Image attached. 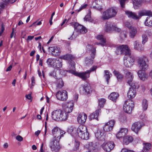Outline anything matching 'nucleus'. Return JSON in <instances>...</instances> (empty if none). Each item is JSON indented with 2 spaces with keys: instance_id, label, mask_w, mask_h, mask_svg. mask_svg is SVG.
I'll use <instances>...</instances> for the list:
<instances>
[{
  "instance_id": "f257e3e1",
  "label": "nucleus",
  "mask_w": 152,
  "mask_h": 152,
  "mask_svg": "<svg viewBox=\"0 0 152 152\" xmlns=\"http://www.w3.org/2000/svg\"><path fill=\"white\" fill-rule=\"evenodd\" d=\"M147 60L146 57L145 56L139 57L137 60L138 65L142 70H139L137 74L140 79L143 81L147 79L148 77V75L143 71L147 69L148 67V64L147 62Z\"/></svg>"
},
{
  "instance_id": "f03ea898",
  "label": "nucleus",
  "mask_w": 152,
  "mask_h": 152,
  "mask_svg": "<svg viewBox=\"0 0 152 152\" xmlns=\"http://www.w3.org/2000/svg\"><path fill=\"white\" fill-rule=\"evenodd\" d=\"M76 133L82 139L87 140L89 139V134L86 127L85 126L80 125L76 130Z\"/></svg>"
},
{
  "instance_id": "7ed1b4c3",
  "label": "nucleus",
  "mask_w": 152,
  "mask_h": 152,
  "mask_svg": "<svg viewBox=\"0 0 152 152\" xmlns=\"http://www.w3.org/2000/svg\"><path fill=\"white\" fill-rule=\"evenodd\" d=\"M60 139L58 138H56V137H53L49 143V146L52 151L56 152L59 151L61 148L59 143Z\"/></svg>"
},
{
  "instance_id": "20e7f679",
  "label": "nucleus",
  "mask_w": 152,
  "mask_h": 152,
  "mask_svg": "<svg viewBox=\"0 0 152 152\" xmlns=\"http://www.w3.org/2000/svg\"><path fill=\"white\" fill-rule=\"evenodd\" d=\"M117 53L119 52L121 54L124 55L125 56L131 54L130 49L128 46L126 45H119L116 48Z\"/></svg>"
},
{
  "instance_id": "39448f33",
  "label": "nucleus",
  "mask_w": 152,
  "mask_h": 152,
  "mask_svg": "<svg viewBox=\"0 0 152 152\" xmlns=\"http://www.w3.org/2000/svg\"><path fill=\"white\" fill-rule=\"evenodd\" d=\"M134 107V102L131 99H128L125 102L123 109L125 112L130 114L132 112Z\"/></svg>"
},
{
  "instance_id": "423d86ee",
  "label": "nucleus",
  "mask_w": 152,
  "mask_h": 152,
  "mask_svg": "<svg viewBox=\"0 0 152 152\" xmlns=\"http://www.w3.org/2000/svg\"><path fill=\"white\" fill-rule=\"evenodd\" d=\"M134 58L131 54L125 56L124 58V64L127 67H131L134 64Z\"/></svg>"
},
{
  "instance_id": "0eeeda50",
  "label": "nucleus",
  "mask_w": 152,
  "mask_h": 152,
  "mask_svg": "<svg viewBox=\"0 0 152 152\" xmlns=\"http://www.w3.org/2000/svg\"><path fill=\"white\" fill-rule=\"evenodd\" d=\"M80 93L81 94L88 95L92 92V89L90 84L82 85L79 88Z\"/></svg>"
},
{
  "instance_id": "6e6552de",
  "label": "nucleus",
  "mask_w": 152,
  "mask_h": 152,
  "mask_svg": "<svg viewBox=\"0 0 152 152\" xmlns=\"http://www.w3.org/2000/svg\"><path fill=\"white\" fill-rule=\"evenodd\" d=\"M104 30L106 32H110L112 31L119 32L121 31V29L114 24L110 22H107L105 26Z\"/></svg>"
},
{
  "instance_id": "1a4fd4ad",
  "label": "nucleus",
  "mask_w": 152,
  "mask_h": 152,
  "mask_svg": "<svg viewBox=\"0 0 152 152\" xmlns=\"http://www.w3.org/2000/svg\"><path fill=\"white\" fill-rule=\"evenodd\" d=\"M69 73H71L75 76H77L81 78L83 80H86L90 76V73L87 70L86 72H78L75 71L69 70L68 71Z\"/></svg>"
},
{
  "instance_id": "9d476101",
  "label": "nucleus",
  "mask_w": 152,
  "mask_h": 152,
  "mask_svg": "<svg viewBox=\"0 0 152 152\" xmlns=\"http://www.w3.org/2000/svg\"><path fill=\"white\" fill-rule=\"evenodd\" d=\"M101 146L105 151L110 152L113 149L114 145L113 142L105 141L102 144Z\"/></svg>"
},
{
  "instance_id": "9b49d317",
  "label": "nucleus",
  "mask_w": 152,
  "mask_h": 152,
  "mask_svg": "<svg viewBox=\"0 0 152 152\" xmlns=\"http://www.w3.org/2000/svg\"><path fill=\"white\" fill-rule=\"evenodd\" d=\"M70 24L71 26L74 27L75 30L78 32L82 34H84L87 31V30L85 27L79 24L78 23H71Z\"/></svg>"
},
{
  "instance_id": "f8f14e48",
  "label": "nucleus",
  "mask_w": 152,
  "mask_h": 152,
  "mask_svg": "<svg viewBox=\"0 0 152 152\" xmlns=\"http://www.w3.org/2000/svg\"><path fill=\"white\" fill-rule=\"evenodd\" d=\"M56 96L57 99L61 101H65L68 98L67 92L65 90L59 91L56 94Z\"/></svg>"
},
{
  "instance_id": "ddd939ff",
  "label": "nucleus",
  "mask_w": 152,
  "mask_h": 152,
  "mask_svg": "<svg viewBox=\"0 0 152 152\" xmlns=\"http://www.w3.org/2000/svg\"><path fill=\"white\" fill-rule=\"evenodd\" d=\"M115 123V121L112 120L106 123L103 127V130L106 132L112 130Z\"/></svg>"
},
{
  "instance_id": "4468645a",
  "label": "nucleus",
  "mask_w": 152,
  "mask_h": 152,
  "mask_svg": "<svg viewBox=\"0 0 152 152\" xmlns=\"http://www.w3.org/2000/svg\"><path fill=\"white\" fill-rule=\"evenodd\" d=\"M52 131L53 134L54 136V137H56V138L59 139H60L63 134L65 133L60 129L56 127H54L52 130Z\"/></svg>"
},
{
  "instance_id": "2eb2a0df",
  "label": "nucleus",
  "mask_w": 152,
  "mask_h": 152,
  "mask_svg": "<svg viewBox=\"0 0 152 152\" xmlns=\"http://www.w3.org/2000/svg\"><path fill=\"white\" fill-rule=\"evenodd\" d=\"M142 126V123L139 122H135L132 124L131 129L136 133L137 134Z\"/></svg>"
},
{
  "instance_id": "dca6fc26",
  "label": "nucleus",
  "mask_w": 152,
  "mask_h": 152,
  "mask_svg": "<svg viewBox=\"0 0 152 152\" xmlns=\"http://www.w3.org/2000/svg\"><path fill=\"white\" fill-rule=\"evenodd\" d=\"M61 110H57L53 112L52 117L53 119L57 121H61Z\"/></svg>"
},
{
  "instance_id": "f3484780",
  "label": "nucleus",
  "mask_w": 152,
  "mask_h": 152,
  "mask_svg": "<svg viewBox=\"0 0 152 152\" xmlns=\"http://www.w3.org/2000/svg\"><path fill=\"white\" fill-rule=\"evenodd\" d=\"M74 104V102L73 100L67 102L66 104V107L64 110L68 114L69 113L72 111L73 110Z\"/></svg>"
},
{
  "instance_id": "a211bd4d",
  "label": "nucleus",
  "mask_w": 152,
  "mask_h": 152,
  "mask_svg": "<svg viewBox=\"0 0 152 152\" xmlns=\"http://www.w3.org/2000/svg\"><path fill=\"white\" fill-rule=\"evenodd\" d=\"M48 49L51 51L52 54L54 56H58L60 55L61 50L59 48L56 47H49Z\"/></svg>"
},
{
  "instance_id": "6ab92c4d",
  "label": "nucleus",
  "mask_w": 152,
  "mask_h": 152,
  "mask_svg": "<svg viewBox=\"0 0 152 152\" xmlns=\"http://www.w3.org/2000/svg\"><path fill=\"white\" fill-rule=\"evenodd\" d=\"M87 118V116L84 113H80L77 117V121L80 124L84 123Z\"/></svg>"
},
{
  "instance_id": "aec40b11",
  "label": "nucleus",
  "mask_w": 152,
  "mask_h": 152,
  "mask_svg": "<svg viewBox=\"0 0 152 152\" xmlns=\"http://www.w3.org/2000/svg\"><path fill=\"white\" fill-rule=\"evenodd\" d=\"M125 12L129 18H131L135 20H137L139 18V17H138L134 12H133L129 11H126Z\"/></svg>"
},
{
  "instance_id": "412c9836",
  "label": "nucleus",
  "mask_w": 152,
  "mask_h": 152,
  "mask_svg": "<svg viewBox=\"0 0 152 152\" xmlns=\"http://www.w3.org/2000/svg\"><path fill=\"white\" fill-rule=\"evenodd\" d=\"M133 45L134 49L139 51H142L144 50V48L140 44L139 42L135 41L134 42Z\"/></svg>"
},
{
  "instance_id": "4be33fe9",
  "label": "nucleus",
  "mask_w": 152,
  "mask_h": 152,
  "mask_svg": "<svg viewBox=\"0 0 152 152\" xmlns=\"http://www.w3.org/2000/svg\"><path fill=\"white\" fill-rule=\"evenodd\" d=\"M100 112V109H98L96 110L94 113L91 114L89 116V119L91 120L93 119H96L97 120H98V117L99 112Z\"/></svg>"
},
{
  "instance_id": "5701e85b",
  "label": "nucleus",
  "mask_w": 152,
  "mask_h": 152,
  "mask_svg": "<svg viewBox=\"0 0 152 152\" xmlns=\"http://www.w3.org/2000/svg\"><path fill=\"white\" fill-rule=\"evenodd\" d=\"M87 50H90L91 52V57L92 59H94L96 53V49L94 48L93 46L91 45H88L87 46Z\"/></svg>"
},
{
  "instance_id": "b1692460",
  "label": "nucleus",
  "mask_w": 152,
  "mask_h": 152,
  "mask_svg": "<svg viewBox=\"0 0 152 152\" xmlns=\"http://www.w3.org/2000/svg\"><path fill=\"white\" fill-rule=\"evenodd\" d=\"M133 138L132 136L129 135L125 136L123 138V144L127 145L133 141Z\"/></svg>"
},
{
  "instance_id": "393cba45",
  "label": "nucleus",
  "mask_w": 152,
  "mask_h": 152,
  "mask_svg": "<svg viewBox=\"0 0 152 152\" xmlns=\"http://www.w3.org/2000/svg\"><path fill=\"white\" fill-rule=\"evenodd\" d=\"M152 15V12L151 11L143 10L140 12L138 13V16L140 18V17L143 16L147 15L148 16L149 15Z\"/></svg>"
},
{
  "instance_id": "a878e982",
  "label": "nucleus",
  "mask_w": 152,
  "mask_h": 152,
  "mask_svg": "<svg viewBox=\"0 0 152 152\" xmlns=\"http://www.w3.org/2000/svg\"><path fill=\"white\" fill-rule=\"evenodd\" d=\"M119 96V95L118 93L113 92L110 94L108 96V98L113 102H115Z\"/></svg>"
},
{
  "instance_id": "bb28decb",
  "label": "nucleus",
  "mask_w": 152,
  "mask_h": 152,
  "mask_svg": "<svg viewBox=\"0 0 152 152\" xmlns=\"http://www.w3.org/2000/svg\"><path fill=\"white\" fill-rule=\"evenodd\" d=\"M144 23L145 26L149 27L152 26V15H148L146 18Z\"/></svg>"
},
{
  "instance_id": "cd10ccee",
  "label": "nucleus",
  "mask_w": 152,
  "mask_h": 152,
  "mask_svg": "<svg viewBox=\"0 0 152 152\" xmlns=\"http://www.w3.org/2000/svg\"><path fill=\"white\" fill-rule=\"evenodd\" d=\"M136 90L133 88H129V90L128 92V97L130 98H133L136 96Z\"/></svg>"
},
{
  "instance_id": "c85d7f7f",
  "label": "nucleus",
  "mask_w": 152,
  "mask_h": 152,
  "mask_svg": "<svg viewBox=\"0 0 152 152\" xmlns=\"http://www.w3.org/2000/svg\"><path fill=\"white\" fill-rule=\"evenodd\" d=\"M96 39L99 40H100L102 42V43H96V44L97 45H101L103 46L105 45L106 43L105 39L104 38L103 36L102 35H99L96 37Z\"/></svg>"
},
{
  "instance_id": "c756f323",
  "label": "nucleus",
  "mask_w": 152,
  "mask_h": 152,
  "mask_svg": "<svg viewBox=\"0 0 152 152\" xmlns=\"http://www.w3.org/2000/svg\"><path fill=\"white\" fill-rule=\"evenodd\" d=\"M143 147L142 150V152H148L149 151L150 149L151 145L150 143H143Z\"/></svg>"
},
{
  "instance_id": "7c9ffc66",
  "label": "nucleus",
  "mask_w": 152,
  "mask_h": 152,
  "mask_svg": "<svg viewBox=\"0 0 152 152\" xmlns=\"http://www.w3.org/2000/svg\"><path fill=\"white\" fill-rule=\"evenodd\" d=\"M111 18L115 17L117 13L116 10L113 8H110L107 10Z\"/></svg>"
},
{
  "instance_id": "2f4dec72",
  "label": "nucleus",
  "mask_w": 152,
  "mask_h": 152,
  "mask_svg": "<svg viewBox=\"0 0 152 152\" xmlns=\"http://www.w3.org/2000/svg\"><path fill=\"white\" fill-rule=\"evenodd\" d=\"M56 59V58H48L46 61V63L48 66L49 67H54Z\"/></svg>"
},
{
  "instance_id": "473e14b6",
  "label": "nucleus",
  "mask_w": 152,
  "mask_h": 152,
  "mask_svg": "<svg viewBox=\"0 0 152 152\" xmlns=\"http://www.w3.org/2000/svg\"><path fill=\"white\" fill-rule=\"evenodd\" d=\"M137 32V29L135 27H132L130 28L129 36L131 38H133Z\"/></svg>"
},
{
  "instance_id": "72a5a7b5",
  "label": "nucleus",
  "mask_w": 152,
  "mask_h": 152,
  "mask_svg": "<svg viewBox=\"0 0 152 152\" xmlns=\"http://www.w3.org/2000/svg\"><path fill=\"white\" fill-rule=\"evenodd\" d=\"M142 2V0H134L133 4L134 8L138 9L141 6Z\"/></svg>"
},
{
  "instance_id": "f704fd0d",
  "label": "nucleus",
  "mask_w": 152,
  "mask_h": 152,
  "mask_svg": "<svg viewBox=\"0 0 152 152\" xmlns=\"http://www.w3.org/2000/svg\"><path fill=\"white\" fill-rule=\"evenodd\" d=\"M76 129L73 126L69 127L68 129V132L73 136L77 135Z\"/></svg>"
},
{
  "instance_id": "c9c22d12",
  "label": "nucleus",
  "mask_w": 152,
  "mask_h": 152,
  "mask_svg": "<svg viewBox=\"0 0 152 152\" xmlns=\"http://www.w3.org/2000/svg\"><path fill=\"white\" fill-rule=\"evenodd\" d=\"M130 74L131 75V79L130 80V81H128V83L129 85L131 86L132 87V88H137V86L136 84L134 83L133 81V77L132 76V75L130 73H128L127 74V75H129Z\"/></svg>"
},
{
  "instance_id": "e433bc0d",
  "label": "nucleus",
  "mask_w": 152,
  "mask_h": 152,
  "mask_svg": "<svg viewBox=\"0 0 152 152\" xmlns=\"http://www.w3.org/2000/svg\"><path fill=\"white\" fill-rule=\"evenodd\" d=\"M62 62L61 59L57 60L56 59L54 68H59L61 67L62 66Z\"/></svg>"
},
{
  "instance_id": "4c0bfd02",
  "label": "nucleus",
  "mask_w": 152,
  "mask_h": 152,
  "mask_svg": "<svg viewBox=\"0 0 152 152\" xmlns=\"http://www.w3.org/2000/svg\"><path fill=\"white\" fill-rule=\"evenodd\" d=\"M113 73L117 77L118 80L121 81L123 78V75L119 72L116 70H114Z\"/></svg>"
},
{
  "instance_id": "58836bf2",
  "label": "nucleus",
  "mask_w": 152,
  "mask_h": 152,
  "mask_svg": "<svg viewBox=\"0 0 152 152\" xmlns=\"http://www.w3.org/2000/svg\"><path fill=\"white\" fill-rule=\"evenodd\" d=\"M61 121H64L66 120L68 117V114L64 110H61Z\"/></svg>"
},
{
  "instance_id": "ea45409f",
  "label": "nucleus",
  "mask_w": 152,
  "mask_h": 152,
  "mask_svg": "<svg viewBox=\"0 0 152 152\" xmlns=\"http://www.w3.org/2000/svg\"><path fill=\"white\" fill-rule=\"evenodd\" d=\"M102 18L104 20H107L111 18L107 10L103 12Z\"/></svg>"
},
{
  "instance_id": "a19ab883",
  "label": "nucleus",
  "mask_w": 152,
  "mask_h": 152,
  "mask_svg": "<svg viewBox=\"0 0 152 152\" xmlns=\"http://www.w3.org/2000/svg\"><path fill=\"white\" fill-rule=\"evenodd\" d=\"M104 72L105 73V76L106 79L107 83L108 84L109 80L110 79L111 76L112 75V74L108 70H104Z\"/></svg>"
},
{
  "instance_id": "79ce46f5",
  "label": "nucleus",
  "mask_w": 152,
  "mask_h": 152,
  "mask_svg": "<svg viewBox=\"0 0 152 152\" xmlns=\"http://www.w3.org/2000/svg\"><path fill=\"white\" fill-rule=\"evenodd\" d=\"M142 107L143 110H146L148 107L147 101L145 99H144L142 101Z\"/></svg>"
},
{
  "instance_id": "37998d69",
  "label": "nucleus",
  "mask_w": 152,
  "mask_h": 152,
  "mask_svg": "<svg viewBox=\"0 0 152 152\" xmlns=\"http://www.w3.org/2000/svg\"><path fill=\"white\" fill-rule=\"evenodd\" d=\"M106 101V99L103 98H102L99 100V106L100 107H103Z\"/></svg>"
},
{
  "instance_id": "c03bdc74",
  "label": "nucleus",
  "mask_w": 152,
  "mask_h": 152,
  "mask_svg": "<svg viewBox=\"0 0 152 152\" xmlns=\"http://www.w3.org/2000/svg\"><path fill=\"white\" fill-rule=\"evenodd\" d=\"M85 62L86 66H90L93 64V60L86 58Z\"/></svg>"
},
{
  "instance_id": "a18cd8bd",
  "label": "nucleus",
  "mask_w": 152,
  "mask_h": 152,
  "mask_svg": "<svg viewBox=\"0 0 152 152\" xmlns=\"http://www.w3.org/2000/svg\"><path fill=\"white\" fill-rule=\"evenodd\" d=\"M142 44L144 45L147 41L148 38L147 36L146 35L143 34L142 35Z\"/></svg>"
},
{
  "instance_id": "49530a36",
  "label": "nucleus",
  "mask_w": 152,
  "mask_h": 152,
  "mask_svg": "<svg viewBox=\"0 0 152 152\" xmlns=\"http://www.w3.org/2000/svg\"><path fill=\"white\" fill-rule=\"evenodd\" d=\"M64 85L63 82L61 79L59 80L57 86V88H61Z\"/></svg>"
},
{
  "instance_id": "de8ad7c7",
  "label": "nucleus",
  "mask_w": 152,
  "mask_h": 152,
  "mask_svg": "<svg viewBox=\"0 0 152 152\" xmlns=\"http://www.w3.org/2000/svg\"><path fill=\"white\" fill-rule=\"evenodd\" d=\"M75 63L73 61H71L70 63V65L71 67L70 68L71 70L75 71Z\"/></svg>"
},
{
  "instance_id": "09e8293b",
  "label": "nucleus",
  "mask_w": 152,
  "mask_h": 152,
  "mask_svg": "<svg viewBox=\"0 0 152 152\" xmlns=\"http://www.w3.org/2000/svg\"><path fill=\"white\" fill-rule=\"evenodd\" d=\"M129 73H130L131 74H132V77H133V78L134 76H133V74L132 73H131L130 72H127L126 73V77L128 81H130V80L131 79V75L130 74V75H127V73H129Z\"/></svg>"
},
{
  "instance_id": "8fccbe9b",
  "label": "nucleus",
  "mask_w": 152,
  "mask_h": 152,
  "mask_svg": "<svg viewBox=\"0 0 152 152\" xmlns=\"http://www.w3.org/2000/svg\"><path fill=\"white\" fill-rule=\"evenodd\" d=\"M119 131H120L123 134L125 135L127 133L128 130L127 129L122 128Z\"/></svg>"
},
{
  "instance_id": "3c124183",
  "label": "nucleus",
  "mask_w": 152,
  "mask_h": 152,
  "mask_svg": "<svg viewBox=\"0 0 152 152\" xmlns=\"http://www.w3.org/2000/svg\"><path fill=\"white\" fill-rule=\"evenodd\" d=\"M69 70H67L66 71H65L64 69H60L59 70V73L60 75L62 76H65L66 74V72H69L68 71Z\"/></svg>"
},
{
  "instance_id": "603ef678",
  "label": "nucleus",
  "mask_w": 152,
  "mask_h": 152,
  "mask_svg": "<svg viewBox=\"0 0 152 152\" xmlns=\"http://www.w3.org/2000/svg\"><path fill=\"white\" fill-rule=\"evenodd\" d=\"M67 60H71L75 58V56L70 54H67Z\"/></svg>"
},
{
  "instance_id": "864d4df0",
  "label": "nucleus",
  "mask_w": 152,
  "mask_h": 152,
  "mask_svg": "<svg viewBox=\"0 0 152 152\" xmlns=\"http://www.w3.org/2000/svg\"><path fill=\"white\" fill-rule=\"evenodd\" d=\"M124 135L120 131H118L116 135V137L118 139L122 137Z\"/></svg>"
},
{
  "instance_id": "5fc2aeb1",
  "label": "nucleus",
  "mask_w": 152,
  "mask_h": 152,
  "mask_svg": "<svg viewBox=\"0 0 152 152\" xmlns=\"http://www.w3.org/2000/svg\"><path fill=\"white\" fill-rule=\"evenodd\" d=\"M87 6L88 4H85L83 5L80 7V9L77 10V12H79L82 10L85 9Z\"/></svg>"
},
{
  "instance_id": "6e6d98bb",
  "label": "nucleus",
  "mask_w": 152,
  "mask_h": 152,
  "mask_svg": "<svg viewBox=\"0 0 152 152\" xmlns=\"http://www.w3.org/2000/svg\"><path fill=\"white\" fill-rule=\"evenodd\" d=\"M120 2L121 6L122 8L125 7V2L126 0H119Z\"/></svg>"
},
{
  "instance_id": "4d7b16f0",
  "label": "nucleus",
  "mask_w": 152,
  "mask_h": 152,
  "mask_svg": "<svg viewBox=\"0 0 152 152\" xmlns=\"http://www.w3.org/2000/svg\"><path fill=\"white\" fill-rule=\"evenodd\" d=\"M4 4L2 2H0V14L1 13L3 10L4 9Z\"/></svg>"
},
{
  "instance_id": "13d9d810",
  "label": "nucleus",
  "mask_w": 152,
  "mask_h": 152,
  "mask_svg": "<svg viewBox=\"0 0 152 152\" xmlns=\"http://www.w3.org/2000/svg\"><path fill=\"white\" fill-rule=\"evenodd\" d=\"M97 68V67L96 66H94L92 67H91L89 70H88V71L90 73L91 72L94 71L96 70Z\"/></svg>"
},
{
  "instance_id": "bf43d9fd",
  "label": "nucleus",
  "mask_w": 152,
  "mask_h": 152,
  "mask_svg": "<svg viewBox=\"0 0 152 152\" xmlns=\"http://www.w3.org/2000/svg\"><path fill=\"white\" fill-rule=\"evenodd\" d=\"M75 147L76 148V149L75 150H77L78 149L79 145H80V143L79 142L77 141H75Z\"/></svg>"
},
{
  "instance_id": "052dcab7",
  "label": "nucleus",
  "mask_w": 152,
  "mask_h": 152,
  "mask_svg": "<svg viewBox=\"0 0 152 152\" xmlns=\"http://www.w3.org/2000/svg\"><path fill=\"white\" fill-rule=\"evenodd\" d=\"M127 36V34L126 33H124V32L121 33L120 34V37L121 38L124 39Z\"/></svg>"
},
{
  "instance_id": "680f3d73",
  "label": "nucleus",
  "mask_w": 152,
  "mask_h": 152,
  "mask_svg": "<svg viewBox=\"0 0 152 152\" xmlns=\"http://www.w3.org/2000/svg\"><path fill=\"white\" fill-rule=\"evenodd\" d=\"M16 139L19 141H21L23 140V138L20 135H18L16 137Z\"/></svg>"
},
{
  "instance_id": "e2e57ef3",
  "label": "nucleus",
  "mask_w": 152,
  "mask_h": 152,
  "mask_svg": "<svg viewBox=\"0 0 152 152\" xmlns=\"http://www.w3.org/2000/svg\"><path fill=\"white\" fill-rule=\"evenodd\" d=\"M102 133L100 132H97L95 134L96 136L97 137V138L99 139L101 138V137H102V135L101 134Z\"/></svg>"
},
{
  "instance_id": "0e129e2a",
  "label": "nucleus",
  "mask_w": 152,
  "mask_h": 152,
  "mask_svg": "<svg viewBox=\"0 0 152 152\" xmlns=\"http://www.w3.org/2000/svg\"><path fill=\"white\" fill-rule=\"evenodd\" d=\"M121 152H134L133 151L126 148H123L121 151Z\"/></svg>"
},
{
  "instance_id": "69168bd1",
  "label": "nucleus",
  "mask_w": 152,
  "mask_h": 152,
  "mask_svg": "<svg viewBox=\"0 0 152 152\" xmlns=\"http://www.w3.org/2000/svg\"><path fill=\"white\" fill-rule=\"evenodd\" d=\"M125 26L126 27L129 28H132L131 27V25L130 23L129 22H126L125 23Z\"/></svg>"
},
{
  "instance_id": "338daca9",
  "label": "nucleus",
  "mask_w": 152,
  "mask_h": 152,
  "mask_svg": "<svg viewBox=\"0 0 152 152\" xmlns=\"http://www.w3.org/2000/svg\"><path fill=\"white\" fill-rule=\"evenodd\" d=\"M74 32H73L71 36L70 37H69L68 38V39H71L72 40V39L74 38H75L76 37L74 35Z\"/></svg>"
},
{
  "instance_id": "774afa93",
  "label": "nucleus",
  "mask_w": 152,
  "mask_h": 152,
  "mask_svg": "<svg viewBox=\"0 0 152 152\" xmlns=\"http://www.w3.org/2000/svg\"><path fill=\"white\" fill-rule=\"evenodd\" d=\"M26 97L28 99L31 100V101H32V97L31 94H28L26 95Z\"/></svg>"
}]
</instances>
